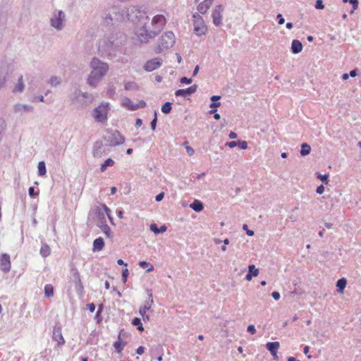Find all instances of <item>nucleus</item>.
I'll return each mask as SVG.
<instances>
[{
	"mask_svg": "<svg viewBox=\"0 0 361 361\" xmlns=\"http://www.w3.org/2000/svg\"><path fill=\"white\" fill-rule=\"evenodd\" d=\"M166 20L163 15H156L150 20L145 16L142 25L137 31V37L140 42L147 43L150 39L154 38L164 28Z\"/></svg>",
	"mask_w": 361,
	"mask_h": 361,
	"instance_id": "obj_1",
	"label": "nucleus"
},
{
	"mask_svg": "<svg viewBox=\"0 0 361 361\" xmlns=\"http://www.w3.org/2000/svg\"><path fill=\"white\" fill-rule=\"evenodd\" d=\"M90 67L92 71L87 78V82L90 87L96 88L106 75L109 70V65L94 57L90 62Z\"/></svg>",
	"mask_w": 361,
	"mask_h": 361,
	"instance_id": "obj_2",
	"label": "nucleus"
},
{
	"mask_svg": "<svg viewBox=\"0 0 361 361\" xmlns=\"http://www.w3.org/2000/svg\"><path fill=\"white\" fill-rule=\"evenodd\" d=\"M69 99L77 109H82L91 104L93 97L87 92H82L79 88L75 87L70 94Z\"/></svg>",
	"mask_w": 361,
	"mask_h": 361,
	"instance_id": "obj_3",
	"label": "nucleus"
},
{
	"mask_svg": "<svg viewBox=\"0 0 361 361\" xmlns=\"http://www.w3.org/2000/svg\"><path fill=\"white\" fill-rule=\"evenodd\" d=\"M105 23L116 24L126 20L125 8L114 6L106 11L104 17Z\"/></svg>",
	"mask_w": 361,
	"mask_h": 361,
	"instance_id": "obj_4",
	"label": "nucleus"
},
{
	"mask_svg": "<svg viewBox=\"0 0 361 361\" xmlns=\"http://www.w3.org/2000/svg\"><path fill=\"white\" fill-rule=\"evenodd\" d=\"M175 44V35L171 32H164L158 40L157 47L155 49L156 53H161L164 50L172 47Z\"/></svg>",
	"mask_w": 361,
	"mask_h": 361,
	"instance_id": "obj_5",
	"label": "nucleus"
},
{
	"mask_svg": "<svg viewBox=\"0 0 361 361\" xmlns=\"http://www.w3.org/2000/svg\"><path fill=\"white\" fill-rule=\"evenodd\" d=\"M66 16L61 10H55L50 17V25L57 31L62 30L65 27Z\"/></svg>",
	"mask_w": 361,
	"mask_h": 361,
	"instance_id": "obj_6",
	"label": "nucleus"
},
{
	"mask_svg": "<svg viewBox=\"0 0 361 361\" xmlns=\"http://www.w3.org/2000/svg\"><path fill=\"white\" fill-rule=\"evenodd\" d=\"M126 20H130L133 23H136L139 20H144V18L146 16L143 11H142L137 6H130L125 7Z\"/></svg>",
	"mask_w": 361,
	"mask_h": 361,
	"instance_id": "obj_7",
	"label": "nucleus"
},
{
	"mask_svg": "<svg viewBox=\"0 0 361 361\" xmlns=\"http://www.w3.org/2000/svg\"><path fill=\"white\" fill-rule=\"evenodd\" d=\"M114 50L115 47L110 37H105L98 43V53L102 56H109L114 52Z\"/></svg>",
	"mask_w": 361,
	"mask_h": 361,
	"instance_id": "obj_8",
	"label": "nucleus"
},
{
	"mask_svg": "<svg viewBox=\"0 0 361 361\" xmlns=\"http://www.w3.org/2000/svg\"><path fill=\"white\" fill-rule=\"evenodd\" d=\"M108 102H102L92 111V116L97 122H104L107 120V115L109 110Z\"/></svg>",
	"mask_w": 361,
	"mask_h": 361,
	"instance_id": "obj_9",
	"label": "nucleus"
},
{
	"mask_svg": "<svg viewBox=\"0 0 361 361\" xmlns=\"http://www.w3.org/2000/svg\"><path fill=\"white\" fill-rule=\"evenodd\" d=\"M104 139L110 146H116L125 142L124 137L116 130H109Z\"/></svg>",
	"mask_w": 361,
	"mask_h": 361,
	"instance_id": "obj_10",
	"label": "nucleus"
},
{
	"mask_svg": "<svg viewBox=\"0 0 361 361\" xmlns=\"http://www.w3.org/2000/svg\"><path fill=\"white\" fill-rule=\"evenodd\" d=\"M194 18V32L198 36H201L205 34L207 27L204 25V20L202 16L199 13H195L193 15Z\"/></svg>",
	"mask_w": 361,
	"mask_h": 361,
	"instance_id": "obj_11",
	"label": "nucleus"
},
{
	"mask_svg": "<svg viewBox=\"0 0 361 361\" xmlns=\"http://www.w3.org/2000/svg\"><path fill=\"white\" fill-rule=\"evenodd\" d=\"M224 11V6L221 4L216 6L212 11V20L215 26L219 27L222 24L223 16L222 13Z\"/></svg>",
	"mask_w": 361,
	"mask_h": 361,
	"instance_id": "obj_12",
	"label": "nucleus"
},
{
	"mask_svg": "<svg viewBox=\"0 0 361 361\" xmlns=\"http://www.w3.org/2000/svg\"><path fill=\"white\" fill-rule=\"evenodd\" d=\"M162 62L163 61L161 58H154L146 62L144 66V69L147 72L153 71L154 70L159 68L162 64Z\"/></svg>",
	"mask_w": 361,
	"mask_h": 361,
	"instance_id": "obj_13",
	"label": "nucleus"
},
{
	"mask_svg": "<svg viewBox=\"0 0 361 361\" xmlns=\"http://www.w3.org/2000/svg\"><path fill=\"white\" fill-rule=\"evenodd\" d=\"M0 269L4 272H8L11 270L10 255L4 253L0 257Z\"/></svg>",
	"mask_w": 361,
	"mask_h": 361,
	"instance_id": "obj_14",
	"label": "nucleus"
},
{
	"mask_svg": "<svg viewBox=\"0 0 361 361\" xmlns=\"http://www.w3.org/2000/svg\"><path fill=\"white\" fill-rule=\"evenodd\" d=\"M153 304L154 300L152 290H148V300L145 301L144 305L139 310V313L142 315L143 319H145V314L147 310H150Z\"/></svg>",
	"mask_w": 361,
	"mask_h": 361,
	"instance_id": "obj_15",
	"label": "nucleus"
},
{
	"mask_svg": "<svg viewBox=\"0 0 361 361\" xmlns=\"http://www.w3.org/2000/svg\"><path fill=\"white\" fill-rule=\"evenodd\" d=\"M13 109L16 114L30 113L34 110L32 106L20 103L14 104Z\"/></svg>",
	"mask_w": 361,
	"mask_h": 361,
	"instance_id": "obj_16",
	"label": "nucleus"
},
{
	"mask_svg": "<svg viewBox=\"0 0 361 361\" xmlns=\"http://www.w3.org/2000/svg\"><path fill=\"white\" fill-rule=\"evenodd\" d=\"M197 85H193L186 89H180L176 91L175 95L178 97L181 96L185 97L188 95H191L197 91Z\"/></svg>",
	"mask_w": 361,
	"mask_h": 361,
	"instance_id": "obj_17",
	"label": "nucleus"
},
{
	"mask_svg": "<svg viewBox=\"0 0 361 361\" xmlns=\"http://www.w3.org/2000/svg\"><path fill=\"white\" fill-rule=\"evenodd\" d=\"M96 213H97V217L99 220V222L97 224H101L106 222V211L104 208L102 207V204L101 206H98L96 208Z\"/></svg>",
	"mask_w": 361,
	"mask_h": 361,
	"instance_id": "obj_18",
	"label": "nucleus"
},
{
	"mask_svg": "<svg viewBox=\"0 0 361 361\" xmlns=\"http://www.w3.org/2000/svg\"><path fill=\"white\" fill-rule=\"evenodd\" d=\"M259 269L255 267L254 264L248 266V273L245 276L247 281H251L253 276H257L259 274Z\"/></svg>",
	"mask_w": 361,
	"mask_h": 361,
	"instance_id": "obj_19",
	"label": "nucleus"
},
{
	"mask_svg": "<svg viewBox=\"0 0 361 361\" xmlns=\"http://www.w3.org/2000/svg\"><path fill=\"white\" fill-rule=\"evenodd\" d=\"M280 344L279 342H268L266 344V348L270 352L271 355H276V353H277L279 348Z\"/></svg>",
	"mask_w": 361,
	"mask_h": 361,
	"instance_id": "obj_20",
	"label": "nucleus"
},
{
	"mask_svg": "<svg viewBox=\"0 0 361 361\" xmlns=\"http://www.w3.org/2000/svg\"><path fill=\"white\" fill-rule=\"evenodd\" d=\"M53 338L58 343L59 345H63L65 343L63 337L61 334V329L59 328H54L53 331Z\"/></svg>",
	"mask_w": 361,
	"mask_h": 361,
	"instance_id": "obj_21",
	"label": "nucleus"
},
{
	"mask_svg": "<svg viewBox=\"0 0 361 361\" xmlns=\"http://www.w3.org/2000/svg\"><path fill=\"white\" fill-rule=\"evenodd\" d=\"M103 153V144L101 141H97L93 147V155L94 157H100Z\"/></svg>",
	"mask_w": 361,
	"mask_h": 361,
	"instance_id": "obj_22",
	"label": "nucleus"
},
{
	"mask_svg": "<svg viewBox=\"0 0 361 361\" xmlns=\"http://www.w3.org/2000/svg\"><path fill=\"white\" fill-rule=\"evenodd\" d=\"M9 66L7 61L4 59L0 60V76H4L5 78L8 73Z\"/></svg>",
	"mask_w": 361,
	"mask_h": 361,
	"instance_id": "obj_23",
	"label": "nucleus"
},
{
	"mask_svg": "<svg viewBox=\"0 0 361 361\" xmlns=\"http://www.w3.org/2000/svg\"><path fill=\"white\" fill-rule=\"evenodd\" d=\"M104 246V242L102 238L99 237L95 239L93 242V251L99 252L101 251Z\"/></svg>",
	"mask_w": 361,
	"mask_h": 361,
	"instance_id": "obj_24",
	"label": "nucleus"
},
{
	"mask_svg": "<svg viewBox=\"0 0 361 361\" xmlns=\"http://www.w3.org/2000/svg\"><path fill=\"white\" fill-rule=\"evenodd\" d=\"M302 49V43L298 39H293L291 44V51L293 54H298Z\"/></svg>",
	"mask_w": 361,
	"mask_h": 361,
	"instance_id": "obj_25",
	"label": "nucleus"
},
{
	"mask_svg": "<svg viewBox=\"0 0 361 361\" xmlns=\"http://www.w3.org/2000/svg\"><path fill=\"white\" fill-rule=\"evenodd\" d=\"M25 89V85L23 82V75H20L18 79L16 85H15L13 92L15 93H21L23 92Z\"/></svg>",
	"mask_w": 361,
	"mask_h": 361,
	"instance_id": "obj_26",
	"label": "nucleus"
},
{
	"mask_svg": "<svg viewBox=\"0 0 361 361\" xmlns=\"http://www.w3.org/2000/svg\"><path fill=\"white\" fill-rule=\"evenodd\" d=\"M211 6H212V4H210V1H204L198 5L197 10H198L199 13H200L202 14H204L207 13V11H208V9L210 8Z\"/></svg>",
	"mask_w": 361,
	"mask_h": 361,
	"instance_id": "obj_27",
	"label": "nucleus"
},
{
	"mask_svg": "<svg viewBox=\"0 0 361 361\" xmlns=\"http://www.w3.org/2000/svg\"><path fill=\"white\" fill-rule=\"evenodd\" d=\"M97 226L100 228L101 231L105 234L107 238H111V231L110 227L106 224V222L97 224Z\"/></svg>",
	"mask_w": 361,
	"mask_h": 361,
	"instance_id": "obj_28",
	"label": "nucleus"
},
{
	"mask_svg": "<svg viewBox=\"0 0 361 361\" xmlns=\"http://www.w3.org/2000/svg\"><path fill=\"white\" fill-rule=\"evenodd\" d=\"M190 207L195 212H200L203 210L204 206L202 202L195 200L190 204Z\"/></svg>",
	"mask_w": 361,
	"mask_h": 361,
	"instance_id": "obj_29",
	"label": "nucleus"
},
{
	"mask_svg": "<svg viewBox=\"0 0 361 361\" xmlns=\"http://www.w3.org/2000/svg\"><path fill=\"white\" fill-rule=\"evenodd\" d=\"M347 284V281L345 279L342 278L337 281L336 286L338 288L337 291L340 293L343 292L344 288H345Z\"/></svg>",
	"mask_w": 361,
	"mask_h": 361,
	"instance_id": "obj_30",
	"label": "nucleus"
},
{
	"mask_svg": "<svg viewBox=\"0 0 361 361\" xmlns=\"http://www.w3.org/2000/svg\"><path fill=\"white\" fill-rule=\"evenodd\" d=\"M50 253H51V250H50L49 246L46 243H43L42 245V247L40 249V255L43 257H47V256H49L50 255Z\"/></svg>",
	"mask_w": 361,
	"mask_h": 361,
	"instance_id": "obj_31",
	"label": "nucleus"
},
{
	"mask_svg": "<svg viewBox=\"0 0 361 361\" xmlns=\"http://www.w3.org/2000/svg\"><path fill=\"white\" fill-rule=\"evenodd\" d=\"M150 230L153 231L154 233L158 234L161 233H164L166 231V226H161L160 228H158L155 224H152L150 225Z\"/></svg>",
	"mask_w": 361,
	"mask_h": 361,
	"instance_id": "obj_32",
	"label": "nucleus"
},
{
	"mask_svg": "<svg viewBox=\"0 0 361 361\" xmlns=\"http://www.w3.org/2000/svg\"><path fill=\"white\" fill-rule=\"evenodd\" d=\"M311 147L307 143H302L301 145L300 155L305 157L310 153Z\"/></svg>",
	"mask_w": 361,
	"mask_h": 361,
	"instance_id": "obj_33",
	"label": "nucleus"
},
{
	"mask_svg": "<svg viewBox=\"0 0 361 361\" xmlns=\"http://www.w3.org/2000/svg\"><path fill=\"white\" fill-rule=\"evenodd\" d=\"M121 334L120 333L118 335V340L114 343V347L116 348L118 353H121L123 350L124 345H126V343H122L121 341Z\"/></svg>",
	"mask_w": 361,
	"mask_h": 361,
	"instance_id": "obj_34",
	"label": "nucleus"
},
{
	"mask_svg": "<svg viewBox=\"0 0 361 361\" xmlns=\"http://www.w3.org/2000/svg\"><path fill=\"white\" fill-rule=\"evenodd\" d=\"M37 168H38V175L39 176H43L46 174L47 169H46V165H45L44 161H39L38 163Z\"/></svg>",
	"mask_w": 361,
	"mask_h": 361,
	"instance_id": "obj_35",
	"label": "nucleus"
},
{
	"mask_svg": "<svg viewBox=\"0 0 361 361\" xmlns=\"http://www.w3.org/2000/svg\"><path fill=\"white\" fill-rule=\"evenodd\" d=\"M44 295L51 298L54 295V287L51 284H47L44 287Z\"/></svg>",
	"mask_w": 361,
	"mask_h": 361,
	"instance_id": "obj_36",
	"label": "nucleus"
},
{
	"mask_svg": "<svg viewBox=\"0 0 361 361\" xmlns=\"http://www.w3.org/2000/svg\"><path fill=\"white\" fill-rule=\"evenodd\" d=\"M122 104L123 106L127 108L129 110L135 111V109H133V107H135V104L133 103V102L128 97H126L123 99Z\"/></svg>",
	"mask_w": 361,
	"mask_h": 361,
	"instance_id": "obj_37",
	"label": "nucleus"
},
{
	"mask_svg": "<svg viewBox=\"0 0 361 361\" xmlns=\"http://www.w3.org/2000/svg\"><path fill=\"white\" fill-rule=\"evenodd\" d=\"M114 161L112 159H111V158L107 159L104 161V163H103L101 165L100 171L102 172H104L106 169L107 167L112 166L114 165Z\"/></svg>",
	"mask_w": 361,
	"mask_h": 361,
	"instance_id": "obj_38",
	"label": "nucleus"
},
{
	"mask_svg": "<svg viewBox=\"0 0 361 361\" xmlns=\"http://www.w3.org/2000/svg\"><path fill=\"white\" fill-rule=\"evenodd\" d=\"M6 128V121L3 118H0V142L1 141L5 130Z\"/></svg>",
	"mask_w": 361,
	"mask_h": 361,
	"instance_id": "obj_39",
	"label": "nucleus"
},
{
	"mask_svg": "<svg viewBox=\"0 0 361 361\" xmlns=\"http://www.w3.org/2000/svg\"><path fill=\"white\" fill-rule=\"evenodd\" d=\"M61 82V80L59 77H57V76H52L51 77V78L49 79V83L52 86V87H56L57 85H59L60 83Z\"/></svg>",
	"mask_w": 361,
	"mask_h": 361,
	"instance_id": "obj_40",
	"label": "nucleus"
},
{
	"mask_svg": "<svg viewBox=\"0 0 361 361\" xmlns=\"http://www.w3.org/2000/svg\"><path fill=\"white\" fill-rule=\"evenodd\" d=\"M171 103L169 102H165L161 106V111L164 114H169L171 111Z\"/></svg>",
	"mask_w": 361,
	"mask_h": 361,
	"instance_id": "obj_41",
	"label": "nucleus"
},
{
	"mask_svg": "<svg viewBox=\"0 0 361 361\" xmlns=\"http://www.w3.org/2000/svg\"><path fill=\"white\" fill-rule=\"evenodd\" d=\"M132 324L134 326H137V329L140 331H142L144 330V328L142 326V324L141 323V320L140 318L135 317L132 321Z\"/></svg>",
	"mask_w": 361,
	"mask_h": 361,
	"instance_id": "obj_42",
	"label": "nucleus"
},
{
	"mask_svg": "<svg viewBox=\"0 0 361 361\" xmlns=\"http://www.w3.org/2000/svg\"><path fill=\"white\" fill-rule=\"evenodd\" d=\"M124 87L126 90H134L137 89V85L134 82H127L125 83Z\"/></svg>",
	"mask_w": 361,
	"mask_h": 361,
	"instance_id": "obj_43",
	"label": "nucleus"
},
{
	"mask_svg": "<svg viewBox=\"0 0 361 361\" xmlns=\"http://www.w3.org/2000/svg\"><path fill=\"white\" fill-rule=\"evenodd\" d=\"M317 177L324 183L327 184L329 183V175L328 174H321L320 173H317Z\"/></svg>",
	"mask_w": 361,
	"mask_h": 361,
	"instance_id": "obj_44",
	"label": "nucleus"
},
{
	"mask_svg": "<svg viewBox=\"0 0 361 361\" xmlns=\"http://www.w3.org/2000/svg\"><path fill=\"white\" fill-rule=\"evenodd\" d=\"M102 207L104 208L105 211H106V216H108L109 221H111V223L112 224H114V222H113V218L111 215V210L110 209L104 204H102Z\"/></svg>",
	"mask_w": 361,
	"mask_h": 361,
	"instance_id": "obj_45",
	"label": "nucleus"
},
{
	"mask_svg": "<svg viewBox=\"0 0 361 361\" xmlns=\"http://www.w3.org/2000/svg\"><path fill=\"white\" fill-rule=\"evenodd\" d=\"M146 106V102L143 100L140 101L137 104H135V107L133 109L137 110L140 108H144Z\"/></svg>",
	"mask_w": 361,
	"mask_h": 361,
	"instance_id": "obj_46",
	"label": "nucleus"
},
{
	"mask_svg": "<svg viewBox=\"0 0 361 361\" xmlns=\"http://www.w3.org/2000/svg\"><path fill=\"white\" fill-rule=\"evenodd\" d=\"M128 274H129V272H128V269L127 268L123 269L121 275H122L123 283L126 282Z\"/></svg>",
	"mask_w": 361,
	"mask_h": 361,
	"instance_id": "obj_47",
	"label": "nucleus"
},
{
	"mask_svg": "<svg viewBox=\"0 0 361 361\" xmlns=\"http://www.w3.org/2000/svg\"><path fill=\"white\" fill-rule=\"evenodd\" d=\"M157 112L154 111V118H153V120L150 123L151 128H152V130H155L156 126H157Z\"/></svg>",
	"mask_w": 361,
	"mask_h": 361,
	"instance_id": "obj_48",
	"label": "nucleus"
},
{
	"mask_svg": "<svg viewBox=\"0 0 361 361\" xmlns=\"http://www.w3.org/2000/svg\"><path fill=\"white\" fill-rule=\"evenodd\" d=\"M237 146L242 149H246L247 148V143L246 141H238Z\"/></svg>",
	"mask_w": 361,
	"mask_h": 361,
	"instance_id": "obj_49",
	"label": "nucleus"
},
{
	"mask_svg": "<svg viewBox=\"0 0 361 361\" xmlns=\"http://www.w3.org/2000/svg\"><path fill=\"white\" fill-rule=\"evenodd\" d=\"M349 2L353 5V10L350 11V13H353L357 8L359 3L357 0H349Z\"/></svg>",
	"mask_w": 361,
	"mask_h": 361,
	"instance_id": "obj_50",
	"label": "nucleus"
},
{
	"mask_svg": "<svg viewBox=\"0 0 361 361\" xmlns=\"http://www.w3.org/2000/svg\"><path fill=\"white\" fill-rule=\"evenodd\" d=\"M243 229L246 231V233L247 235H249V236L254 235V231L252 230H249L247 224L243 225Z\"/></svg>",
	"mask_w": 361,
	"mask_h": 361,
	"instance_id": "obj_51",
	"label": "nucleus"
},
{
	"mask_svg": "<svg viewBox=\"0 0 361 361\" xmlns=\"http://www.w3.org/2000/svg\"><path fill=\"white\" fill-rule=\"evenodd\" d=\"M180 82L181 83H185V84L189 85V84L192 83V80L191 78H188L187 77H183L180 78Z\"/></svg>",
	"mask_w": 361,
	"mask_h": 361,
	"instance_id": "obj_52",
	"label": "nucleus"
},
{
	"mask_svg": "<svg viewBox=\"0 0 361 361\" xmlns=\"http://www.w3.org/2000/svg\"><path fill=\"white\" fill-rule=\"evenodd\" d=\"M315 8L317 9H323L324 8V5L323 4L322 0L316 1Z\"/></svg>",
	"mask_w": 361,
	"mask_h": 361,
	"instance_id": "obj_53",
	"label": "nucleus"
},
{
	"mask_svg": "<svg viewBox=\"0 0 361 361\" xmlns=\"http://www.w3.org/2000/svg\"><path fill=\"white\" fill-rule=\"evenodd\" d=\"M185 149L189 156H192L195 153V150L193 149V148L189 145H187L185 147Z\"/></svg>",
	"mask_w": 361,
	"mask_h": 361,
	"instance_id": "obj_54",
	"label": "nucleus"
},
{
	"mask_svg": "<svg viewBox=\"0 0 361 361\" xmlns=\"http://www.w3.org/2000/svg\"><path fill=\"white\" fill-rule=\"evenodd\" d=\"M247 331L250 333L251 334H255L256 333V329L254 325L250 324L247 326Z\"/></svg>",
	"mask_w": 361,
	"mask_h": 361,
	"instance_id": "obj_55",
	"label": "nucleus"
},
{
	"mask_svg": "<svg viewBox=\"0 0 361 361\" xmlns=\"http://www.w3.org/2000/svg\"><path fill=\"white\" fill-rule=\"evenodd\" d=\"M316 192H317V193H318L319 195L323 194L324 192V185H321L318 186L317 190H316Z\"/></svg>",
	"mask_w": 361,
	"mask_h": 361,
	"instance_id": "obj_56",
	"label": "nucleus"
},
{
	"mask_svg": "<svg viewBox=\"0 0 361 361\" xmlns=\"http://www.w3.org/2000/svg\"><path fill=\"white\" fill-rule=\"evenodd\" d=\"M221 103L219 102H212V104H210L209 107L211 109H216L217 107L220 106Z\"/></svg>",
	"mask_w": 361,
	"mask_h": 361,
	"instance_id": "obj_57",
	"label": "nucleus"
},
{
	"mask_svg": "<svg viewBox=\"0 0 361 361\" xmlns=\"http://www.w3.org/2000/svg\"><path fill=\"white\" fill-rule=\"evenodd\" d=\"M28 193L30 197H35L37 194L35 192V188L33 187H30L28 190Z\"/></svg>",
	"mask_w": 361,
	"mask_h": 361,
	"instance_id": "obj_58",
	"label": "nucleus"
},
{
	"mask_svg": "<svg viewBox=\"0 0 361 361\" xmlns=\"http://www.w3.org/2000/svg\"><path fill=\"white\" fill-rule=\"evenodd\" d=\"M226 146H228L231 148H233L237 146V142L236 141L227 142L226 143Z\"/></svg>",
	"mask_w": 361,
	"mask_h": 361,
	"instance_id": "obj_59",
	"label": "nucleus"
},
{
	"mask_svg": "<svg viewBox=\"0 0 361 361\" xmlns=\"http://www.w3.org/2000/svg\"><path fill=\"white\" fill-rule=\"evenodd\" d=\"M277 19L279 20V24L282 25L285 23V19L283 18V16L281 14H278L276 16Z\"/></svg>",
	"mask_w": 361,
	"mask_h": 361,
	"instance_id": "obj_60",
	"label": "nucleus"
},
{
	"mask_svg": "<svg viewBox=\"0 0 361 361\" xmlns=\"http://www.w3.org/2000/svg\"><path fill=\"white\" fill-rule=\"evenodd\" d=\"M87 310L90 312H93L95 310V305L94 303H89V304H87Z\"/></svg>",
	"mask_w": 361,
	"mask_h": 361,
	"instance_id": "obj_61",
	"label": "nucleus"
},
{
	"mask_svg": "<svg viewBox=\"0 0 361 361\" xmlns=\"http://www.w3.org/2000/svg\"><path fill=\"white\" fill-rule=\"evenodd\" d=\"M271 296L274 300H279L281 295L279 292L274 291L271 293Z\"/></svg>",
	"mask_w": 361,
	"mask_h": 361,
	"instance_id": "obj_62",
	"label": "nucleus"
},
{
	"mask_svg": "<svg viewBox=\"0 0 361 361\" xmlns=\"http://www.w3.org/2000/svg\"><path fill=\"white\" fill-rule=\"evenodd\" d=\"M164 192H160L159 193L156 197H155V200L157 202H160L161 200H162V199L164 198Z\"/></svg>",
	"mask_w": 361,
	"mask_h": 361,
	"instance_id": "obj_63",
	"label": "nucleus"
},
{
	"mask_svg": "<svg viewBox=\"0 0 361 361\" xmlns=\"http://www.w3.org/2000/svg\"><path fill=\"white\" fill-rule=\"evenodd\" d=\"M144 350H145V348L143 346H140L137 348L136 350V353L138 354V355H142L144 353Z\"/></svg>",
	"mask_w": 361,
	"mask_h": 361,
	"instance_id": "obj_64",
	"label": "nucleus"
}]
</instances>
